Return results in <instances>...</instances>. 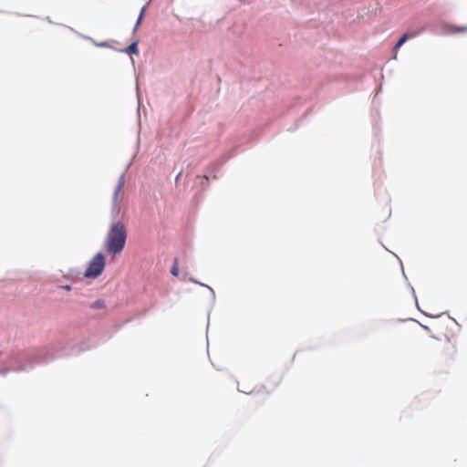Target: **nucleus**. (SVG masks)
<instances>
[{"label":"nucleus","mask_w":467,"mask_h":467,"mask_svg":"<svg viewBox=\"0 0 467 467\" xmlns=\"http://www.w3.org/2000/svg\"><path fill=\"white\" fill-rule=\"evenodd\" d=\"M6 333L0 329V375L9 371H29L36 365L48 364L57 358L78 356L104 343L107 339L98 338L96 334L79 340L57 342L40 348L15 349L5 347Z\"/></svg>","instance_id":"obj_1"},{"label":"nucleus","mask_w":467,"mask_h":467,"mask_svg":"<svg viewBox=\"0 0 467 467\" xmlns=\"http://www.w3.org/2000/svg\"><path fill=\"white\" fill-rule=\"evenodd\" d=\"M127 237L125 224L122 222H112L104 242L105 249L112 258L123 251Z\"/></svg>","instance_id":"obj_2"},{"label":"nucleus","mask_w":467,"mask_h":467,"mask_svg":"<svg viewBox=\"0 0 467 467\" xmlns=\"http://www.w3.org/2000/svg\"><path fill=\"white\" fill-rule=\"evenodd\" d=\"M106 267V255L102 252H98L88 262L84 272L86 278L96 279L99 277Z\"/></svg>","instance_id":"obj_3"},{"label":"nucleus","mask_w":467,"mask_h":467,"mask_svg":"<svg viewBox=\"0 0 467 467\" xmlns=\"http://www.w3.org/2000/svg\"><path fill=\"white\" fill-rule=\"evenodd\" d=\"M125 183V173L123 172L117 182V185L114 189L111 200V208H110V220L112 222H121L123 214L121 213V208L119 203V196Z\"/></svg>","instance_id":"obj_4"},{"label":"nucleus","mask_w":467,"mask_h":467,"mask_svg":"<svg viewBox=\"0 0 467 467\" xmlns=\"http://www.w3.org/2000/svg\"><path fill=\"white\" fill-rule=\"evenodd\" d=\"M426 29V26H421L420 28L415 30V31H407L405 33H403L400 37L399 39L397 40V42L395 43V45L393 46L392 47V51L395 53L394 56H393V58L394 59H397V52L398 50L409 40V39H412L414 37H417L418 36H420L421 33H423Z\"/></svg>","instance_id":"obj_5"},{"label":"nucleus","mask_w":467,"mask_h":467,"mask_svg":"<svg viewBox=\"0 0 467 467\" xmlns=\"http://www.w3.org/2000/svg\"><path fill=\"white\" fill-rule=\"evenodd\" d=\"M139 44H140L139 39H135L127 47L117 48V49H115V51L119 52V53L128 54L130 57L132 64H134V59L132 58V56L139 54V52H140L139 51Z\"/></svg>","instance_id":"obj_6"},{"label":"nucleus","mask_w":467,"mask_h":467,"mask_svg":"<svg viewBox=\"0 0 467 467\" xmlns=\"http://www.w3.org/2000/svg\"><path fill=\"white\" fill-rule=\"evenodd\" d=\"M465 32H467V26H451L444 24L441 26V34L443 35H451Z\"/></svg>","instance_id":"obj_7"},{"label":"nucleus","mask_w":467,"mask_h":467,"mask_svg":"<svg viewBox=\"0 0 467 467\" xmlns=\"http://www.w3.org/2000/svg\"><path fill=\"white\" fill-rule=\"evenodd\" d=\"M230 157H225L222 161L216 163H213L210 166V172L213 174V178H216V173L221 170L223 165L229 160Z\"/></svg>","instance_id":"obj_8"},{"label":"nucleus","mask_w":467,"mask_h":467,"mask_svg":"<svg viewBox=\"0 0 467 467\" xmlns=\"http://www.w3.org/2000/svg\"><path fill=\"white\" fill-rule=\"evenodd\" d=\"M189 280H190V282H192V283H193V284H197V285H202V286L206 287V288L210 291V293H211L212 300H213V302L215 301V292H214V290H213L210 285H205V284H203V283H202V282H200V281L196 280V279H195V278H193V277L189 278Z\"/></svg>","instance_id":"obj_9"},{"label":"nucleus","mask_w":467,"mask_h":467,"mask_svg":"<svg viewBox=\"0 0 467 467\" xmlns=\"http://www.w3.org/2000/svg\"><path fill=\"white\" fill-rule=\"evenodd\" d=\"M106 306V301L102 298H99L89 305L92 309H102Z\"/></svg>","instance_id":"obj_10"},{"label":"nucleus","mask_w":467,"mask_h":467,"mask_svg":"<svg viewBox=\"0 0 467 467\" xmlns=\"http://www.w3.org/2000/svg\"><path fill=\"white\" fill-rule=\"evenodd\" d=\"M87 38H88V39H89V40H92V41H93V43H94L97 47H108V48H111V49H113V50H115V49H116L115 47H113L112 46H110V45H109V42H107V41H103V42H99V43H98V42H95V41H94L91 37H89V36H88V37H87Z\"/></svg>","instance_id":"obj_11"},{"label":"nucleus","mask_w":467,"mask_h":467,"mask_svg":"<svg viewBox=\"0 0 467 467\" xmlns=\"http://www.w3.org/2000/svg\"><path fill=\"white\" fill-rule=\"evenodd\" d=\"M170 272L173 276L179 275L180 271H179L178 262H177L176 258L174 259L173 265H172Z\"/></svg>","instance_id":"obj_12"},{"label":"nucleus","mask_w":467,"mask_h":467,"mask_svg":"<svg viewBox=\"0 0 467 467\" xmlns=\"http://www.w3.org/2000/svg\"><path fill=\"white\" fill-rule=\"evenodd\" d=\"M61 289H64L66 291H71L73 290L75 294H78V289L77 287H72L70 285H64L59 286Z\"/></svg>","instance_id":"obj_13"},{"label":"nucleus","mask_w":467,"mask_h":467,"mask_svg":"<svg viewBox=\"0 0 467 467\" xmlns=\"http://www.w3.org/2000/svg\"><path fill=\"white\" fill-rule=\"evenodd\" d=\"M202 179L204 180V182H202V190H205L208 187L210 176L205 174L202 176Z\"/></svg>","instance_id":"obj_14"},{"label":"nucleus","mask_w":467,"mask_h":467,"mask_svg":"<svg viewBox=\"0 0 467 467\" xmlns=\"http://www.w3.org/2000/svg\"><path fill=\"white\" fill-rule=\"evenodd\" d=\"M410 285V291L412 293V296L414 297L416 306H418V299H417V296H416V294H415V290H414V288L410 285Z\"/></svg>","instance_id":"obj_15"},{"label":"nucleus","mask_w":467,"mask_h":467,"mask_svg":"<svg viewBox=\"0 0 467 467\" xmlns=\"http://www.w3.org/2000/svg\"><path fill=\"white\" fill-rule=\"evenodd\" d=\"M143 18H144V16H142V15H139L137 21H136L137 26H140L141 25Z\"/></svg>","instance_id":"obj_16"},{"label":"nucleus","mask_w":467,"mask_h":467,"mask_svg":"<svg viewBox=\"0 0 467 467\" xmlns=\"http://www.w3.org/2000/svg\"><path fill=\"white\" fill-rule=\"evenodd\" d=\"M145 10H146V5H143L140 11V14L139 15H142V16H144V13H145Z\"/></svg>","instance_id":"obj_17"},{"label":"nucleus","mask_w":467,"mask_h":467,"mask_svg":"<svg viewBox=\"0 0 467 467\" xmlns=\"http://www.w3.org/2000/svg\"><path fill=\"white\" fill-rule=\"evenodd\" d=\"M418 323L420 324V326L423 329H425L426 331H430V327H429L428 326L422 325V324H420V322H418Z\"/></svg>","instance_id":"obj_18"},{"label":"nucleus","mask_w":467,"mask_h":467,"mask_svg":"<svg viewBox=\"0 0 467 467\" xmlns=\"http://www.w3.org/2000/svg\"><path fill=\"white\" fill-rule=\"evenodd\" d=\"M242 4H249L251 0H238Z\"/></svg>","instance_id":"obj_19"},{"label":"nucleus","mask_w":467,"mask_h":467,"mask_svg":"<svg viewBox=\"0 0 467 467\" xmlns=\"http://www.w3.org/2000/svg\"><path fill=\"white\" fill-rule=\"evenodd\" d=\"M139 27H140V26H137V24H135V26H134V27H133V29H132V33H133V34H135V33L137 32V30H138V28H139Z\"/></svg>","instance_id":"obj_20"},{"label":"nucleus","mask_w":467,"mask_h":467,"mask_svg":"<svg viewBox=\"0 0 467 467\" xmlns=\"http://www.w3.org/2000/svg\"><path fill=\"white\" fill-rule=\"evenodd\" d=\"M182 175V171L179 172L175 178V181L177 182L180 179V176Z\"/></svg>","instance_id":"obj_21"},{"label":"nucleus","mask_w":467,"mask_h":467,"mask_svg":"<svg viewBox=\"0 0 467 467\" xmlns=\"http://www.w3.org/2000/svg\"><path fill=\"white\" fill-rule=\"evenodd\" d=\"M47 21H48V23H50V24H52V23H53V22H52V20L50 19V17H48V16L47 17Z\"/></svg>","instance_id":"obj_22"},{"label":"nucleus","mask_w":467,"mask_h":467,"mask_svg":"<svg viewBox=\"0 0 467 467\" xmlns=\"http://www.w3.org/2000/svg\"><path fill=\"white\" fill-rule=\"evenodd\" d=\"M136 89H137V96L139 97V85L138 84H137Z\"/></svg>","instance_id":"obj_23"},{"label":"nucleus","mask_w":467,"mask_h":467,"mask_svg":"<svg viewBox=\"0 0 467 467\" xmlns=\"http://www.w3.org/2000/svg\"><path fill=\"white\" fill-rule=\"evenodd\" d=\"M401 269H402V274H403V275L406 277L405 271H404V269H403V266H402V265H401Z\"/></svg>","instance_id":"obj_24"},{"label":"nucleus","mask_w":467,"mask_h":467,"mask_svg":"<svg viewBox=\"0 0 467 467\" xmlns=\"http://www.w3.org/2000/svg\"><path fill=\"white\" fill-rule=\"evenodd\" d=\"M417 308L420 311V313H424L423 310H420L419 306H417Z\"/></svg>","instance_id":"obj_25"},{"label":"nucleus","mask_w":467,"mask_h":467,"mask_svg":"<svg viewBox=\"0 0 467 467\" xmlns=\"http://www.w3.org/2000/svg\"><path fill=\"white\" fill-rule=\"evenodd\" d=\"M309 111H311V109H308V110L306 111V114H308Z\"/></svg>","instance_id":"obj_26"},{"label":"nucleus","mask_w":467,"mask_h":467,"mask_svg":"<svg viewBox=\"0 0 467 467\" xmlns=\"http://www.w3.org/2000/svg\"><path fill=\"white\" fill-rule=\"evenodd\" d=\"M309 111H311V109H308V110L306 111V114H308Z\"/></svg>","instance_id":"obj_27"},{"label":"nucleus","mask_w":467,"mask_h":467,"mask_svg":"<svg viewBox=\"0 0 467 467\" xmlns=\"http://www.w3.org/2000/svg\"><path fill=\"white\" fill-rule=\"evenodd\" d=\"M309 111H311V109H308V110L306 111V114H308Z\"/></svg>","instance_id":"obj_28"}]
</instances>
